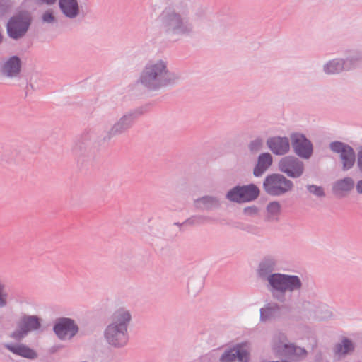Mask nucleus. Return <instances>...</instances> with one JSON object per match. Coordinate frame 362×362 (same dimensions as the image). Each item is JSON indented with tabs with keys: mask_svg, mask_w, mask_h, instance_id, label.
Listing matches in <instances>:
<instances>
[{
	"mask_svg": "<svg viewBox=\"0 0 362 362\" xmlns=\"http://www.w3.org/2000/svg\"><path fill=\"white\" fill-rule=\"evenodd\" d=\"M132 113H127L122 116L103 135V141H110L115 136L121 135L130 129L134 121Z\"/></svg>",
	"mask_w": 362,
	"mask_h": 362,
	"instance_id": "1a4fd4ad",
	"label": "nucleus"
},
{
	"mask_svg": "<svg viewBox=\"0 0 362 362\" xmlns=\"http://www.w3.org/2000/svg\"><path fill=\"white\" fill-rule=\"evenodd\" d=\"M204 285V279L202 276H193L189 277L187 282L188 293L195 296L203 288Z\"/></svg>",
	"mask_w": 362,
	"mask_h": 362,
	"instance_id": "b1692460",
	"label": "nucleus"
},
{
	"mask_svg": "<svg viewBox=\"0 0 362 362\" xmlns=\"http://www.w3.org/2000/svg\"><path fill=\"white\" fill-rule=\"evenodd\" d=\"M31 13L28 11H20L7 21L6 30L8 37L13 40H21L27 35L32 24Z\"/></svg>",
	"mask_w": 362,
	"mask_h": 362,
	"instance_id": "39448f33",
	"label": "nucleus"
},
{
	"mask_svg": "<svg viewBox=\"0 0 362 362\" xmlns=\"http://www.w3.org/2000/svg\"><path fill=\"white\" fill-rule=\"evenodd\" d=\"M194 206L198 210H215L221 207V202L220 199L216 196L204 195L193 202Z\"/></svg>",
	"mask_w": 362,
	"mask_h": 362,
	"instance_id": "dca6fc26",
	"label": "nucleus"
},
{
	"mask_svg": "<svg viewBox=\"0 0 362 362\" xmlns=\"http://www.w3.org/2000/svg\"><path fill=\"white\" fill-rule=\"evenodd\" d=\"M273 158L272 156L268 153L264 152L259 155L257 158V164L253 169V175L255 177H261L272 165Z\"/></svg>",
	"mask_w": 362,
	"mask_h": 362,
	"instance_id": "a211bd4d",
	"label": "nucleus"
},
{
	"mask_svg": "<svg viewBox=\"0 0 362 362\" xmlns=\"http://www.w3.org/2000/svg\"><path fill=\"white\" fill-rule=\"evenodd\" d=\"M354 350V345L352 341L344 337L341 341L336 344L333 348L335 356H345Z\"/></svg>",
	"mask_w": 362,
	"mask_h": 362,
	"instance_id": "5701e85b",
	"label": "nucleus"
},
{
	"mask_svg": "<svg viewBox=\"0 0 362 362\" xmlns=\"http://www.w3.org/2000/svg\"><path fill=\"white\" fill-rule=\"evenodd\" d=\"M41 1L47 5H53L57 2V0H41Z\"/></svg>",
	"mask_w": 362,
	"mask_h": 362,
	"instance_id": "c03bdc74",
	"label": "nucleus"
},
{
	"mask_svg": "<svg viewBox=\"0 0 362 362\" xmlns=\"http://www.w3.org/2000/svg\"><path fill=\"white\" fill-rule=\"evenodd\" d=\"M314 303L300 298L296 305V320H310Z\"/></svg>",
	"mask_w": 362,
	"mask_h": 362,
	"instance_id": "f3484780",
	"label": "nucleus"
},
{
	"mask_svg": "<svg viewBox=\"0 0 362 362\" xmlns=\"http://www.w3.org/2000/svg\"><path fill=\"white\" fill-rule=\"evenodd\" d=\"M236 358L235 348L224 351L220 358L221 362H233Z\"/></svg>",
	"mask_w": 362,
	"mask_h": 362,
	"instance_id": "72a5a7b5",
	"label": "nucleus"
},
{
	"mask_svg": "<svg viewBox=\"0 0 362 362\" xmlns=\"http://www.w3.org/2000/svg\"><path fill=\"white\" fill-rule=\"evenodd\" d=\"M4 346L13 355L29 360H35L38 358L37 351L25 343L8 341Z\"/></svg>",
	"mask_w": 362,
	"mask_h": 362,
	"instance_id": "9b49d317",
	"label": "nucleus"
},
{
	"mask_svg": "<svg viewBox=\"0 0 362 362\" xmlns=\"http://www.w3.org/2000/svg\"><path fill=\"white\" fill-rule=\"evenodd\" d=\"M293 183L279 173H272L266 176L263 182V189L271 196H281L292 189Z\"/></svg>",
	"mask_w": 362,
	"mask_h": 362,
	"instance_id": "423d86ee",
	"label": "nucleus"
},
{
	"mask_svg": "<svg viewBox=\"0 0 362 362\" xmlns=\"http://www.w3.org/2000/svg\"><path fill=\"white\" fill-rule=\"evenodd\" d=\"M281 206L278 202H270L267 206V216L266 220L267 221H277V216L280 214Z\"/></svg>",
	"mask_w": 362,
	"mask_h": 362,
	"instance_id": "c85d7f7f",
	"label": "nucleus"
},
{
	"mask_svg": "<svg viewBox=\"0 0 362 362\" xmlns=\"http://www.w3.org/2000/svg\"><path fill=\"white\" fill-rule=\"evenodd\" d=\"M263 145L264 139L261 137H257L250 142L248 148L252 153H257L262 148Z\"/></svg>",
	"mask_w": 362,
	"mask_h": 362,
	"instance_id": "473e14b6",
	"label": "nucleus"
},
{
	"mask_svg": "<svg viewBox=\"0 0 362 362\" xmlns=\"http://www.w3.org/2000/svg\"><path fill=\"white\" fill-rule=\"evenodd\" d=\"M236 358L238 362H248L249 347L246 344H238L235 347Z\"/></svg>",
	"mask_w": 362,
	"mask_h": 362,
	"instance_id": "c756f323",
	"label": "nucleus"
},
{
	"mask_svg": "<svg viewBox=\"0 0 362 362\" xmlns=\"http://www.w3.org/2000/svg\"><path fill=\"white\" fill-rule=\"evenodd\" d=\"M267 288L274 299L284 302L287 295L294 290V275L274 274L267 284Z\"/></svg>",
	"mask_w": 362,
	"mask_h": 362,
	"instance_id": "20e7f679",
	"label": "nucleus"
},
{
	"mask_svg": "<svg viewBox=\"0 0 362 362\" xmlns=\"http://www.w3.org/2000/svg\"><path fill=\"white\" fill-rule=\"evenodd\" d=\"M356 190L358 194L362 195V180H360L357 182L356 185Z\"/></svg>",
	"mask_w": 362,
	"mask_h": 362,
	"instance_id": "79ce46f5",
	"label": "nucleus"
},
{
	"mask_svg": "<svg viewBox=\"0 0 362 362\" xmlns=\"http://www.w3.org/2000/svg\"><path fill=\"white\" fill-rule=\"evenodd\" d=\"M163 4L160 24L170 37H192L200 30L215 35L226 34L229 23L223 18L211 17L206 8H194L187 0H161Z\"/></svg>",
	"mask_w": 362,
	"mask_h": 362,
	"instance_id": "f257e3e1",
	"label": "nucleus"
},
{
	"mask_svg": "<svg viewBox=\"0 0 362 362\" xmlns=\"http://www.w3.org/2000/svg\"><path fill=\"white\" fill-rule=\"evenodd\" d=\"M132 319V313L126 308H119L112 313L104 330V338L109 345L122 347L127 344Z\"/></svg>",
	"mask_w": 362,
	"mask_h": 362,
	"instance_id": "7ed1b4c3",
	"label": "nucleus"
},
{
	"mask_svg": "<svg viewBox=\"0 0 362 362\" xmlns=\"http://www.w3.org/2000/svg\"><path fill=\"white\" fill-rule=\"evenodd\" d=\"M267 148L276 156H284L290 151L289 139L286 136H274L269 137L266 141Z\"/></svg>",
	"mask_w": 362,
	"mask_h": 362,
	"instance_id": "f8f14e48",
	"label": "nucleus"
},
{
	"mask_svg": "<svg viewBox=\"0 0 362 362\" xmlns=\"http://www.w3.org/2000/svg\"><path fill=\"white\" fill-rule=\"evenodd\" d=\"M344 68V62L342 59H335L324 66V71L327 74H336L343 71Z\"/></svg>",
	"mask_w": 362,
	"mask_h": 362,
	"instance_id": "cd10ccee",
	"label": "nucleus"
},
{
	"mask_svg": "<svg viewBox=\"0 0 362 362\" xmlns=\"http://www.w3.org/2000/svg\"><path fill=\"white\" fill-rule=\"evenodd\" d=\"M329 148L332 152L339 154L343 171H347L354 167L356 163V153L351 146L341 141H335L329 144Z\"/></svg>",
	"mask_w": 362,
	"mask_h": 362,
	"instance_id": "6e6552de",
	"label": "nucleus"
},
{
	"mask_svg": "<svg viewBox=\"0 0 362 362\" xmlns=\"http://www.w3.org/2000/svg\"><path fill=\"white\" fill-rule=\"evenodd\" d=\"M42 21L47 24H54L57 23V18L55 14V11L49 8L42 13L41 16Z\"/></svg>",
	"mask_w": 362,
	"mask_h": 362,
	"instance_id": "7c9ffc66",
	"label": "nucleus"
},
{
	"mask_svg": "<svg viewBox=\"0 0 362 362\" xmlns=\"http://www.w3.org/2000/svg\"><path fill=\"white\" fill-rule=\"evenodd\" d=\"M279 170L288 177H294V157L285 156L279 162Z\"/></svg>",
	"mask_w": 362,
	"mask_h": 362,
	"instance_id": "393cba45",
	"label": "nucleus"
},
{
	"mask_svg": "<svg viewBox=\"0 0 362 362\" xmlns=\"http://www.w3.org/2000/svg\"><path fill=\"white\" fill-rule=\"evenodd\" d=\"M332 317V313L327 305L320 302H314V309L312 311L310 320L324 321L330 319Z\"/></svg>",
	"mask_w": 362,
	"mask_h": 362,
	"instance_id": "aec40b11",
	"label": "nucleus"
},
{
	"mask_svg": "<svg viewBox=\"0 0 362 362\" xmlns=\"http://www.w3.org/2000/svg\"><path fill=\"white\" fill-rule=\"evenodd\" d=\"M73 153L78 158H83L90 156L91 147L88 142L78 141L75 143L72 148Z\"/></svg>",
	"mask_w": 362,
	"mask_h": 362,
	"instance_id": "bb28decb",
	"label": "nucleus"
},
{
	"mask_svg": "<svg viewBox=\"0 0 362 362\" xmlns=\"http://www.w3.org/2000/svg\"><path fill=\"white\" fill-rule=\"evenodd\" d=\"M354 187V181L350 177L337 180L332 187L334 192L338 193L341 192H350Z\"/></svg>",
	"mask_w": 362,
	"mask_h": 362,
	"instance_id": "a878e982",
	"label": "nucleus"
},
{
	"mask_svg": "<svg viewBox=\"0 0 362 362\" xmlns=\"http://www.w3.org/2000/svg\"><path fill=\"white\" fill-rule=\"evenodd\" d=\"M4 286L2 284L0 283V291L1 290H4Z\"/></svg>",
	"mask_w": 362,
	"mask_h": 362,
	"instance_id": "a18cd8bd",
	"label": "nucleus"
},
{
	"mask_svg": "<svg viewBox=\"0 0 362 362\" xmlns=\"http://www.w3.org/2000/svg\"><path fill=\"white\" fill-rule=\"evenodd\" d=\"M61 13L69 20H75L81 15V6L78 0H59Z\"/></svg>",
	"mask_w": 362,
	"mask_h": 362,
	"instance_id": "2eb2a0df",
	"label": "nucleus"
},
{
	"mask_svg": "<svg viewBox=\"0 0 362 362\" xmlns=\"http://www.w3.org/2000/svg\"><path fill=\"white\" fill-rule=\"evenodd\" d=\"M308 192L317 197H324L325 193L322 187L310 185L307 186Z\"/></svg>",
	"mask_w": 362,
	"mask_h": 362,
	"instance_id": "f704fd0d",
	"label": "nucleus"
},
{
	"mask_svg": "<svg viewBox=\"0 0 362 362\" xmlns=\"http://www.w3.org/2000/svg\"><path fill=\"white\" fill-rule=\"evenodd\" d=\"M279 305L275 303H269L265 304L259 310L260 322H265L276 317L279 312Z\"/></svg>",
	"mask_w": 362,
	"mask_h": 362,
	"instance_id": "412c9836",
	"label": "nucleus"
},
{
	"mask_svg": "<svg viewBox=\"0 0 362 362\" xmlns=\"http://www.w3.org/2000/svg\"><path fill=\"white\" fill-rule=\"evenodd\" d=\"M276 263L274 259L267 258L262 260L257 269V276L263 281L268 282L270 279V276H273L275 274Z\"/></svg>",
	"mask_w": 362,
	"mask_h": 362,
	"instance_id": "6ab92c4d",
	"label": "nucleus"
},
{
	"mask_svg": "<svg viewBox=\"0 0 362 362\" xmlns=\"http://www.w3.org/2000/svg\"><path fill=\"white\" fill-rule=\"evenodd\" d=\"M313 153V144L304 134L296 132V155L309 160Z\"/></svg>",
	"mask_w": 362,
	"mask_h": 362,
	"instance_id": "ddd939ff",
	"label": "nucleus"
},
{
	"mask_svg": "<svg viewBox=\"0 0 362 362\" xmlns=\"http://www.w3.org/2000/svg\"><path fill=\"white\" fill-rule=\"evenodd\" d=\"M259 194V188L254 184H250L232 188L227 192L226 197L230 202L243 203L256 199Z\"/></svg>",
	"mask_w": 362,
	"mask_h": 362,
	"instance_id": "0eeeda50",
	"label": "nucleus"
},
{
	"mask_svg": "<svg viewBox=\"0 0 362 362\" xmlns=\"http://www.w3.org/2000/svg\"><path fill=\"white\" fill-rule=\"evenodd\" d=\"M54 332L61 340H69L78 332V327L71 318L58 319L53 327Z\"/></svg>",
	"mask_w": 362,
	"mask_h": 362,
	"instance_id": "9d476101",
	"label": "nucleus"
},
{
	"mask_svg": "<svg viewBox=\"0 0 362 362\" xmlns=\"http://www.w3.org/2000/svg\"><path fill=\"white\" fill-rule=\"evenodd\" d=\"M18 323L28 334L37 330L41 326L39 318L35 315H25Z\"/></svg>",
	"mask_w": 362,
	"mask_h": 362,
	"instance_id": "4be33fe9",
	"label": "nucleus"
},
{
	"mask_svg": "<svg viewBox=\"0 0 362 362\" xmlns=\"http://www.w3.org/2000/svg\"><path fill=\"white\" fill-rule=\"evenodd\" d=\"M7 295L4 290L0 291V308H3L6 305Z\"/></svg>",
	"mask_w": 362,
	"mask_h": 362,
	"instance_id": "ea45409f",
	"label": "nucleus"
},
{
	"mask_svg": "<svg viewBox=\"0 0 362 362\" xmlns=\"http://www.w3.org/2000/svg\"><path fill=\"white\" fill-rule=\"evenodd\" d=\"M207 220V218L204 216H193L185 221V223L188 224H201L204 223Z\"/></svg>",
	"mask_w": 362,
	"mask_h": 362,
	"instance_id": "c9c22d12",
	"label": "nucleus"
},
{
	"mask_svg": "<svg viewBox=\"0 0 362 362\" xmlns=\"http://www.w3.org/2000/svg\"><path fill=\"white\" fill-rule=\"evenodd\" d=\"M357 166L361 173H362V151H359L357 154Z\"/></svg>",
	"mask_w": 362,
	"mask_h": 362,
	"instance_id": "a19ab883",
	"label": "nucleus"
},
{
	"mask_svg": "<svg viewBox=\"0 0 362 362\" xmlns=\"http://www.w3.org/2000/svg\"><path fill=\"white\" fill-rule=\"evenodd\" d=\"M302 286L300 279L296 276V290L299 289Z\"/></svg>",
	"mask_w": 362,
	"mask_h": 362,
	"instance_id": "37998d69",
	"label": "nucleus"
},
{
	"mask_svg": "<svg viewBox=\"0 0 362 362\" xmlns=\"http://www.w3.org/2000/svg\"><path fill=\"white\" fill-rule=\"evenodd\" d=\"M243 213L247 216H255L258 214L259 209L256 206H250L243 209Z\"/></svg>",
	"mask_w": 362,
	"mask_h": 362,
	"instance_id": "e433bc0d",
	"label": "nucleus"
},
{
	"mask_svg": "<svg viewBox=\"0 0 362 362\" xmlns=\"http://www.w3.org/2000/svg\"><path fill=\"white\" fill-rule=\"evenodd\" d=\"M180 76L168 69V62L161 59L150 60L141 70L137 83L149 91H158L177 83Z\"/></svg>",
	"mask_w": 362,
	"mask_h": 362,
	"instance_id": "f03ea898",
	"label": "nucleus"
},
{
	"mask_svg": "<svg viewBox=\"0 0 362 362\" xmlns=\"http://www.w3.org/2000/svg\"><path fill=\"white\" fill-rule=\"evenodd\" d=\"M21 59L18 56H12L2 63L1 71L4 76L14 78L19 76L21 71Z\"/></svg>",
	"mask_w": 362,
	"mask_h": 362,
	"instance_id": "4468645a",
	"label": "nucleus"
},
{
	"mask_svg": "<svg viewBox=\"0 0 362 362\" xmlns=\"http://www.w3.org/2000/svg\"><path fill=\"white\" fill-rule=\"evenodd\" d=\"M27 335L28 333L18 324L17 328L9 334V337L14 340L13 341L21 342V341Z\"/></svg>",
	"mask_w": 362,
	"mask_h": 362,
	"instance_id": "2f4dec72",
	"label": "nucleus"
},
{
	"mask_svg": "<svg viewBox=\"0 0 362 362\" xmlns=\"http://www.w3.org/2000/svg\"><path fill=\"white\" fill-rule=\"evenodd\" d=\"M304 171V163L296 158V177H300Z\"/></svg>",
	"mask_w": 362,
	"mask_h": 362,
	"instance_id": "58836bf2",
	"label": "nucleus"
},
{
	"mask_svg": "<svg viewBox=\"0 0 362 362\" xmlns=\"http://www.w3.org/2000/svg\"><path fill=\"white\" fill-rule=\"evenodd\" d=\"M308 352L304 348L296 346V360H301L307 356Z\"/></svg>",
	"mask_w": 362,
	"mask_h": 362,
	"instance_id": "4c0bfd02",
	"label": "nucleus"
}]
</instances>
